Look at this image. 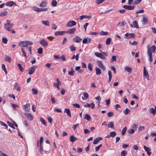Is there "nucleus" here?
<instances>
[{
  "instance_id": "obj_57",
  "label": "nucleus",
  "mask_w": 156,
  "mask_h": 156,
  "mask_svg": "<svg viewBox=\"0 0 156 156\" xmlns=\"http://www.w3.org/2000/svg\"><path fill=\"white\" fill-rule=\"evenodd\" d=\"M2 41L4 44H6L7 43L8 40L6 38H3L2 39Z\"/></svg>"
},
{
  "instance_id": "obj_42",
  "label": "nucleus",
  "mask_w": 156,
  "mask_h": 156,
  "mask_svg": "<svg viewBox=\"0 0 156 156\" xmlns=\"http://www.w3.org/2000/svg\"><path fill=\"white\" fill-rule=\"evenodd\" d=\"M74 71L73 69L71 68V71L68 72V74L69 75L73 76L74 75Z\"/></svg>"
},
{
  "instance_id": "obj_19",
  "label": "nucleus",
  "mask_w": 156,
  "mask_h": 156,
  "mask_svg": "<svg viewBox=\"0 0 156 156\" xmlns=\"http://www.w3.org/2000/svg\"><path fill=\"white\" fill-rule=\"evenodd\" d=\"M47 3L46 1H42L39 4V6L41 7H44L46 6Z\"/></svg>"
},
{
  "instance_id": "obj_30",
  "label": "nucleus",
  "mask_w": 156,
  "mask_h": 156,
  "mask_svg": "<svg viewBox=\"0 0 156 156\" xmlns=\"http://www.w3.org/2000/svg\"><path fill=\"white\" fill-rule=\"evenodd\" d=\"M96 74L97 75H99L101 73V70L98 68L96 67L95 68Z\"/></svg>"
},
{
  "instance_id": "obj_38",
  "label": "nucleus",
  "mask_w": 156,
  "mask_h": 156,
  "mask_svg": "<svg viewBox=\"0 0 156 156\" xmlns=\"http://www.w3.org/2000/svg\"><path fill=\"white\" fill-rule=\"evenodd\" d=\"M32 10L37 12H40V8L36 7H34L32 9Z\"/></svg>"
},
{
  "instance_id": "obj_50",
  "label": "nucleus",
  "mask_w": 156,
  "mask_h": 156,
  "mask_svg": "<svg viewBox=\"0 0 156 156\" xmlns=\"http://www.w3.org/2000/svg\"><path fill=\"white\" fill-rule=\"evenodd\" d=\"M111 41V39L110 38H108L106 41V44L107 45L109 44Z\"/></svg>"
},
{
  "instance_id": "obj_1",
  "label": "nucleus",
  "mask_w": 156,
  "mask_h": 156,
  "mask_svg": "<svg viewBox=\"0 0 156 156\" xmlns=\"http://www.w3.org/2000/svg\"><path fill=\"white\" fill-rule=\"evenodd\" d=\"M33 44L32 42L29 41H20V42L19 45L21 47V49L23 54L24 55L25 57H27L26 53L25 51L24 47H27L28 46H30Z\"/></svg>"
},
{
  "instance_id": "obj_47",
  "label": "nucleus",
  "mask_w": 156,
  "mask_h": 156,
  "mask_svg": "<svg viewBox=\"0 0 156 156\" xmlns=\"http://www.w3.org/2000/svg\"><path fill=\"white\" fill-rule=\"evenodd\" d=\"M144 150L145 151L147 152H147H148V151H150L151 150L150 148L148 147H147L145 146H144Z\"/></svg>"
},
{
  "instance_id": "obj_48",
  "label": "nucleus",
  "mask_w": 156,
  "mask_h": 156,
  "mask_svg": "<svg viewBox=\"0 0 156 156\" xmlns=\"http://www.w3.org/2000/svg\"><path fill=\"white\" fill-rule=\"evenodd\" d=\"M133 25L135 27L138 28V25L137 22L136 21H133Z\"/></svg>"
},
{
  "instance_id": "obj_45",
  "label": "nucleus",
  "mask_w": 156,
  "mask_h": 156,
  "mask_svg": "<svg viewBox=\"0 0 156 156\" xmlns=\"http://www.w3.org/2000/svg\"><path fill=\"white\" fill-rule=\"evenodd\" d=\"M105 0H97L96 1L95 3L97 5H99L102 3Z\"/></svg>"
},
{
  "instance_id": "obj_28",
  "label": "nucleus",
  "mask_w": 156,
  "mask_h": 156,
  "mask_svg": "<svg viewBox=\"0 0 156 156\" xmlns=\"http://www.w3.org/2000/svg\"><path fill=\"white\" fill-rule=\"evenodd\" d=\"M57 4V1L55 0H52L51 2V5L53 7H55Z\"/></svg>"
},
{
  "instance_id": "obj_53",
  "label": "nucleus",
  "mask_w": 156,
  "mask_h": 156,
  "mask_svg": "<svg viewBox=\"0 0 156 156\" xmlns=\"http://www.w3.org/2000/svg\"><path fill=\"white\" fill-rule=\"evenodd\" d=\"M114 114L113 112H110L108 113L107 115L108 117H112Z\"/></svg>"
},
{
  "instance_id": "obj_43",
  "label": "nucleus",
  "mask_w": 156,
  "mask_h": 156,
  "mask_svg": "<svg viewBox=\"0 0 156 156\" xmlns=\"http://www.w3.org/2000/svg\"><path fill=\"white\" fill-rule=\"evenodd\" d=\"M126 129L127 128L126 127H125L124 128H123V129L122 130L121 132V134L122 135H123L125 134L126 132Z\"/></svg>"
},
{
  "instance_id": "obj_8",
  "label": "nucleus",
  "mask_w": 156,
  "mask_h": 156,
  "mask_svg": "<svg viewBox=\"0 0 156 156\" xmlns=\"http://www.w3.org/2000/svg\"><path fill=\"white\" fill-rule=\"evenodd\" d=\"M82 40V39L79 36H77L73 39V41L76 43H79Z\"/></svg>"
},
{
  "instance_id": "obj_31",
  "label": "nucleus",
  "mask_w": 156,
  "mask_h": 156,
  "mask_svg": "<svg viewBox=\"0 0 156 156\" xmlns=\"http://www.w3.org/2000/svg\"><path fill=\"white\" fill-rule=\"evenodd\" d=\"M125 70L129 73H131L132 71V69L131 68L128 66H126L124 68Z\"/></svg>"
},
{
  "instance_id": "obj_3",
  "label": "nucleus",
  "mask_w": 156,
  "mask_h": 156,
  "mask_svg": "<svg viewBox=\"0 0 156 156\" xmlns=\"http://www.w3.org/2000/svg\"><path fill=\"white\" fill-rule=\"evenodd\" d=\"M37 67L36 66H33L29 70L28 74L29 75H32L35 72Z\"/></svg>"
},
{
  "instance_id": "obj_27",
  "label": "nucleus",
  "mask_w": 156,
  "mask_h": 156,
  "mask_svg": "<svg viewBox=\"0 0 156 156\" xmlns=\"http://www.w3.org/2000/svg\"><path fill=\"white\" fill-rule=\"evenodd\" d=\"M14 3V2L12 1L7 2L5 4L7 6H12L13 5Z\"/></svg>"
},
{
  "instance_id": "obj_17",
  "label": "nucleus",
  "mask_w": 156,
  "mask_h": 156,
  "mask_svg": "<svg viewBox=\"0 0 156 156\" xmlns=\"http://www.w3.org/2000/svg\"><path fill=\"white\" fill-rule=\"evenodd\" d=\"M76 30V28H73L68 30L67 31H66V33L72 34H73Z\"/></svg>"
},
{
  "instance_id": "obj_25",
  "label": "nucleus",
  "mask_w": 156,
  "mask_h": 156,
  "mask_svg": "<svg viewBox=\"0 0 156 156\" xmlns=\"http://www.w3.org/2000/svg\"><path fill=\"white\" fill-rule=\"evenodd\" d=\"M77 140V138L75 137L73 135H71L70 137V140L71 142H73Z\"/></svg>"
},
{
  "instance_id": "obj_9",
  "label": "nucleus",
  "mask_w": 156,
  "mask_h": 156,
  "mask_svg": "<svg viewBox=\"0 0 156 156\" xmlns=\"http://www.w3.org/2000/svg\"><path fill=\"white\" fill-rule=\"evenodd\" d=\"M142 23L143 24L147 25L148 23V21L147 17L145 16H143V18L142 21Z\"/></svg>"
},
{
  "instance_id": "obj_56",
  "label": "nucleus",
  "mask_w": 156,
  "mask_h": 156,
  "mask_svg": "<svg viewBox=\"0 0 156 156\" xmlns=\"http://www.w3.org/2000/svg\"><path fill=\"white\" fill-rule=\"evenodd\" d=\"M7 123L8 124V125H9V126H10L12 128H13L15 129L14 125L11 123L10 122H9L8 121H7Z\"/></svg>"
},
{
  "instance_id": "obj_18",
  "label": "nucleus",
  "mask_w": 156,
  "mask_h": 156,
  "mask_svg": "<svg viewBox=\"0 0 156 156\" xmlns=\"http://www.w3.org/2000/svg\"><path fill=\"white\" fill-rule=\"evenodd\" d=\"M102 139L101 137H98L94 139V140L93 144H96L98 143L100 140Z\"/></svg>"
},
{
  "instance_id": "obj_55",
  "label": "nucleus",
  "mask_w": 156,
  "mask_h": 156,
  "mask_svg": "<svg viewBox=\"0 0 156 156\" xmlns=\"http://www.w3.org/2000/svg\"><path fill=\"white\" fill-rule=\"evenodd\" d=\"M32 91L33 94H37V90L35 89H32Z\"/></svg>"
},
{
  "instance_id": "obj_49",
  "label": "nucleus",
  "mask_w": 156,
  "mask_h": 156,
  "mask_svg": "<svg viewBox=\"0 0 156 156\" xmlns=\"http://www.w3.org/2000/svg\"><path fill=\"white\" fill-rule=\"evenodd\" d=\"M127 152L124 150L122 151L121 153V156H125V155L127 154Z\"/></svg>"
},
{
  "instance_id": "obj_26",
  "label": "nucleus",
  "mask_w": 156,
  "mask_h": 156,
  "mask_svg": "<svg viewBox=\"0 0 156 156\" xmlns=\"http://www.w3.org/2000/svg\"><path fill=\"white\" fill-rule=\"evenodd\" d=\"M84 119H86L87 121H90L91 119V118L89 115L85 114L84 117Z\"/></svg>"
},
{
  "instance_id": "obj_24",
  "label": "nucleus",
  "mask_w": 156,
  "mask_h": 156,
  "mask_svg": "<svg viewBox=\"0 0 156 156\" xmlns=\"http://www.w3.org/2000/svg\"><path fill=\"white\" fill-rule=\"evenodd\" d=\"M64 112L66 113L67 115L69 117H71V112L69 108H66L64 110Z\"/></svg>"
},
{
  "instance_id": "obj_41",
  "label": "nucleus",
  "mask_w": 156,
  "mask_h": 156,
  "mask_svg": "<svg viewBox=\"0 0 156 156\" xmlns=\"http://www.w3.org/2000/svg\"><path fill=\"white\" fill-rule=\"evenodd\" d=\"M40 121L44 125H46V123L45 120L42 118H40Z\"/></svg>"
},
{
  "instance_id": "obj_16",
  "label": "nucleus",
  "mask_w": 156,
  "mask_h": 156,
  "mask_svg": "<svg viewBox=\"0 0 156 156\" xmlns=\"http://www.w3.org/2000/svg\"><path fill=\"white\" fill-rule=\"evenodd\" d=\"M66 33V31H57L55 33V35L58 36L63 35Z\"/></svg>"
},
{
  "instance_id": "obj_5",
  "label": "nucleus",
  "mask_w": 156,
  "mask_h": 156,
  "mask_svg": "<svg viewBox=\"0 0 156 156\" xmlns=\"http://www.w3.org/2000/svg\"><path fill=\"white\" fill-rule=\"evenodd\" d=\"M39 42L43 47H47L48 45V43L44 39H41Z\"/></svg>"
},
{
  "instance_id": "obj_34",
  "label": "nucleus",
  "mask_w": 156,
  "mask_h": 156,
  "mask_svg": "<svg viewBox=\"0 0 156 156\" xmlns=\"http://www.w3.org/2000/svg\"><path fill=\"white\" fill-rule=\"evenodd\" d=\"M42 23L44 24V25L47 26H49L50 25V23L49 22L48 20L47 21H42Z\"/></svg>"
},
{
  "instance_id": "obj_14",
  "label": "nucleus",
  "mask_w": 156,
  "mask_h": 156,
  "mask_svg": "<svg viewBox=\"0 0 156 156\" xmlns=\"http://www.w3.org/2000/svg\"><path fill=\"white\" fill-rule=\"evenodd\" d=\"M24 115H26L27 119L30 121L32 120L33 119V115L30 113H25Z\"/></svg>"
},
{
  "instance_id": "obj_52",
  "label": "nucleus",
  "mask_w": 156,
  "mask_h": 156,
  "mask_svg": "<svg viewBox=\"0 0 156 156\" xmlns=\"http://www.w3.org/2000/svg\"><path fill=\"white\" fill-rule=\"evenodd\" d=\"M38 53L39 54H41L43 53V49L42 48H39L38 50Z\"/></svg>"
},
{
  "instance_id": "obj_10",
  "label": "nucleus",
  "mask_w": 156,
  "mask_h": 156,
  "mask_svg": "<svg viewBox=\"0 0 156 156\" xmlns=\"http://www.w3.org/2000/svg\"><path fill=\"white\" fill-rule=\"evenodd\" d=\"M144 76L148 80H149V77L148 72H147L145 67H144Z\"/></svg>"
},
{
  "instance_id": "obj_40",
  "label": "nucleus",
  "mask_w": 156,
  "mask_h": 156,
  "mask_svg": "<svg viewBox=\"0 0 156 156\" xmlns=\"http://www.w3.org/2000/svg\"><path fill=\"white\" fill-rule=\"evenodd\" d=\"M88 68L90 71H92L93 70L92 65L91 63H90L88 64Z\"/></svg>"
},
{
  "instance_id": "obj_39",
  "label": "nucleus",
  "mask_w": 156,
  "mask_h": 156,
  "mask_svg": "<svg viewBox=\"0 0 156 156\" xmlns=\"http://www.w3.org/2000/svg\"><path fill=\"white\" fill-rule=\"evenodd\" d=\"M11 58L10 57H9V56L7 55L6 56L5 58V60L6 61H7L9 62H10L11 61Z\"/></svg>"
},
{
  "instance_id": "obj_22",
  "label": "nucleus",
  "mask_w": 156,
  "mask_h": 156,
  "mask_svg": "<svg viewBox=\"0 0 156 156\" xmlns=\"http://www.w3.org/2000/svg\"><path fill=\"white\" fill-rule=\"evenodd\" d=\"M7 11L6 10H5L3 11L0 12V16L1 17L5 16L7 15Z\"/></svg>"
},
{
  "instance_id": "obj_2",
  "label": "nucleus",
  "mask_w": 156,
  "mask_h": 156,
  "mask_svg": "<svg viewBox=\"0 0 156 156\" xmlns=\"http://www.w3.org/2000/svg\"><path fill=\"white\" fill-rule=\"evenodd\" d=\"M147 54H148V51L152 54L154 52L156 49V47L154 45H152L151 47H150L148 45L147 46Z\"/></svg>"
},
{
  "instance_id": "obj_59",
  "label": "nucleus",
  "mask_w": 156,
  "mask_h": 156,
  "mask_svg": "<svg viewBox=\"0 0 156 156\" xmlns=\"http://www.w3.org/2000/svg\"><path fill=\"white\" fill-rule=\"evenodd\" d=\"M70 50L71 51H73L75 50L76 49L75 47L73 45H71L69 47Z\"/></svg>"
},
{
  "instance_id": "obj_46",
  "label": "nucleus",
  "mask_w": 156,
  "mask_h": 156,
  "mask_svg": "<svg viewBox=\"0 0 156 156\" xmlns=\"http://www.w3.org/2000/svg\"><path fill=\"white\" fill-rule=\"evenodd\" d=\"M150 112L152 113L154 115L155 114V111L154 108H152L150 110Z\"/></svg>"
},
{
  "instance_id": "obj_62",
  "label": "nucleus",
  "mask_w": 156,
  "mask_h": 156,
  "mask_svg": "<svg viewBox=\"0 0 156 156\" xmlns=\"http://www.w3.org/2000/svg\"><path fill=\"white\" fill-rule=\"evenodd\" d=\"M73 106H74L75 107L77 108H80V105L78 104H73Z\"/></svg>"
},
{
  "instance_id": "obj_35",
  "label": "nucleus",
  "mask_w": 156,
  "mask_h": 156,
  "mask_svg": "<svg viewBox=\"0 0 156 156\" xmlns=\"http://www.w3.org/2000/svg\"><path fill=\"white\" fill-rule=\"evenodd\" d=\"M108 127L109 128L113 129L114 127L113 122H110L108 123Z\"/></svg>"
},
{
  "instance_id": "obj_6",
  "label": "nucleus",
  "mask_w": 156,
  "mask_h": 156,
  "mask_svg": "<svg viewBox=\"0 0 156 156\" xmlns=\"http://www.w3.org/2000/svg\"><path fill=\"white\" fill-rule=\"evenodd\" d=\"M94 55L98 57H99L102 59H105V57L104 55L101 53L97 52H94Z\"/></svg>"
},
{
  "instance_id": "obj_4",
  "label": "nucleus",
  "mask_w": 156,
  "mask_h": 156,
  "mask_svg": "<svg viewBox=\"0 0 156 156\" xmlns=\"http://www.w3.org/2000/svg\"><path fill=\"white\" fill-rule=\"evenodd\" d=\"M56 80L57 83H54L53 86L54 87H56L58 90H59L60 88L59 86L61 85V82L58 78H57Z\"/></svg>"
},
{
  "instance_id": "obj_32",
  "label": "nucleus",
  "mask_w": 156,
  "mask_h": 156,
  "mask_svg": "<svg viewBox=\"0 0 156 156\" xmlns=\"http://www.w3.org/2000/svg\"><path fill=\"white\" fill-rule=\"evenodd\" d=\"M149 56V60L150 62H151L152 61V54H151V52H150V51H148V54Z\"/></svg>"
},
{
  "instance_id": "obj_63",
  "label": "nucleus",
  "mask_w": 156,
  "mask_h": 156,
  "mask_svg": "<svg viewBox=\"0 0 156 156\" xmlns=\"http://www.w3.org/2000/svg\"><path fill=\"white\" fill-rule=\"evenodd\" d=\"M144 129V126H142L140 127L138 129V131L139 132L141 131Z\"/></svg>"
},
{
  "instance_id": "obj_51",
  "label": "nucleus",
  "mask_w": 156,
  "mask_h": 156,
  "mask_svg": "<svg viewBox=\"0 0 156 156\" xmlns=\"http://www.w3.org/2000/svg\"><path fill=\"white\" fill-rule=\"evenodd\" d=\"M100 35H107L108 34V32H105L104 31H102L100 32Z\"/></svg>"
},
{
  "instance_id": "obj_36",
  "label": "nucleus",
  "mask_w": 156,
  "mask_h": 156,
  "mask_svg": "<svg viewBox=\"0 0 156 156\" xmlns=\"http://www.w3.org/2000/svg\"><path fill=\"white\" fill-rule=\"evenodd\" d=\"M17 66H18V67H19V68L20 70V71H21V72H23V67H22V66L21 64L20 63H18L17 64Z\"/></svg>"
},
{
  "instance_id": "obj_58",
  "label": "nucleus",
  "mask_w": 156,
  "mask_h": 156,
  "mask_svg": "<svg viewBox=\"0 0 156 156\" xmlns=\"http://www.w3.org/2000/svg\"><path fill=\"white\" fill-rule=\"evenodd\" d=\"M134 4L136 5L139 4L142 1V0H134Z\"/></svg>"
},
{
  "instance_id": "obj_61",
  "label": "nucleus",
  "mask_w": 156,
  "mask_h": 156,
  "mask_svg": "<svg viewBox=\"0 0 156 156\" xmlns=\"http://www.w3.org/2000/svg\"><path fill=\"white\" fill-rule=\"evenodd\" d=\"M0 124L2 126H5L7 128H8L7 125L5 123L1 121H0Z\"/></svg>"
},
{
  "instance_id": "obj_44",
  "label": "nucleus",
  "mask_w": 156,
  "mask_h": 156,
  "mask_svg": "<svg viewBox=\"0 0 156 156\" xmlns=\"http://www.w3.org/2000/svg\"><path fill=\"white\" fill-rule=\"evenodd\" d=\"M110 134L111 137H114L116 135V133L115 131H112L110 132Z\"/></svg>"
},
{
  "instance_id": "obj_12",
  "label": "nucleus",
  "mask_w": 156,
  "mask_h": 156,
  "mask_svg": "<svg viewBox=\"0 0 156 156\" xmlns=\"http://www.w3.org/2000/svg\"><path fill=\"white\" fill-rule=\"evenodd\" d=\"M123 7L125 9L129 10H133L135 8L134 6L128 5H124L123 6Z\"/></svg>"
},
{
  "instance_id": "obj_60",
  "label": "nucleus",
  "mask_w": 156,
  "mask_h": 156,
  "mask_svg": "<svg viewBox=\"0 0 156 156\" xmlns=\"http://www.w3.org/2000/svg\"><path fill=\"white\" fill-rule=\"evenodd\" d=\"M134 132V129H129L128 130V132L129 134H133Z\"/></svg>"
},
{
  "instance_id": "obj_11",
  "label": "nucleus",
  "mask_w": 156,
  "mask_h": 156,
  "mask_svg": "<svg viewBox=\"0 0 156 156\" xmlns=\"http://www.w3.org/2000/svg\"><path fill=\"white\" fill-rule=\"evenodd\" d=\"M13 26V24H8L7 26H5V24H4V27L6 30L8 31H11V28H12Z\"/></svg>"
},
{
  "instance_id": "obj_37",
  "label": "nucleus",
  "mask_w": 156,
  "mask_h": 156,
  "mask_svg": "<svg viewBox=\"0 0 156 156\" xmlns=\"http://www.w3.org/2000/svg\"><path fill=\"white\" fill-rule=\"evenodd\" d=\"M97 63L98 66V67L100 68L103 66V64L102 63V62L101 61L98 60L97 61Z\"/></svg>"
},
{
  "instance_id": "obj_13",
  "label": "nucleus",
  "mask_w": 156,
  "mask_h": 156,
  "mask_svg": "<svg viewBox=\"0 0 156 156\" xmlns=\"http://www.w3.org/2000/svg\"><path fill=\"white\" fill-rule=\"evenodd\" d=\"M125 36L127 37V38L129 39L131 38L132 37H133V38H134L135 36V34L134 33H130V34H129L128 33H126L125 34Z\"/></svg>"
},
{
  "instance_id": "obj_29",
  "label": "nucleus",
  "mask_w": 156,
  "mask_h": 156,
  "mask_svg": "<svg viewBox=\"0 0 156 156\" xmlns=\"http://www.w3.org/2000/svg\"><path fill=\"white\" fill-rule=\"evenodd\" d=\"M130 112V111L127 108H126L125 110L123 111V113L126 115H127Z\"/></svg>"
},
{
  "instance_id": "obj_33",
  "label": "nucleus",
  "mask_w": 156,
  "mask_h": 156,
  "mask_svg": "<svg viewBox=\"0 0 156 156\" xmlns=\"http://www.w3.org/2000/svg\"><path fill=\"white\" fill-rule=\"evenodd\" d=\"M108 76H109V80H108V82H110L112 80V73L111 71H108Z\"/></svg>"
},
{
  "instance_id": "obj_7",
  "label": "nucleus",
  "mask_w": 156,
  "mask_h": 156,
  "mask_svg": "<svg viewBox=\"0 0 156 156\" xmlns=\"http://www.w3.org/2000/svg\"><path fill=\"white\" fill-rule=\"evenodd\" d=\"M76 25V23L75 21L73 20H71L69 21L67 23L66 27H71L73 26H75Z\"/></svg>"
},
{
  "instance_id": "obj_20",
  "label": "nucleus",
  "mask_w": 156,
  "mask_h": 156,
  "mask_svg": "<svg viewBox=\"0 0 156 156\" xmlns=\"http://www.w3.org/2000/svg\"><path fill=\"white\" fill-rule=\"evenodd\" d=\"M14 87L15 89L17 91H20V86L19 85L18 83L17 82H16L14 85Z\"/></svg>"
},
{
  "instance_id": "obj_64",
  "label": "nucleus",
  "mask_w": 156,
  "mask_h": 156,
  "mask_svg": "<svg viewBox=\"0 0 156 156\" xmlns=\"http://www.w3.org/2000/svg\"><path fill=\"white\" fill-rule=\"evenodd\" d=\"M51 27L54 30H55L57 28V26L54 23H53L51 24Z\"/></svg>"
},
{
  "instance_id": "obj_15",
  "label": "nucleus",
  "mask_w": 156,
  "mask_h": 156,
  "mask_svg": "<svg viewBox=\"0 0 156 156\" xmlns=\"http://www.w3.org/2000/svg\"><path fill=\"white\" fill-rule=\"evenodd\" d=\"M90 16H89L87 15H82L80 16L79 17V19L81 20H83V19H90L91 18Z\"/></svg>"
},
{
  "instance_id": "obj_23",
  "label": "nucleus",
  "mask_w": 156,
  "mask_h": 156,
  "mask_svg": "<svg viewBox=\"0 0 156 156\" xmlns=\"http://www.w3.org/2000/svg\"><path fill=\"white\" fill-rule=\"evenodd\" d=\"M24 108L26 111L29 112L30 111V105L29 104H27L23 106Z\"/></svg>"
},
{
  "instance_id": "obj_54",
  "label": "nucleus",
  "mask_w": 156,
  "mask_h": 156,
  "mask_svg": "<svg viewBox=\"0 0 156 156\" xmlns=\"http://www.w3.org/2000/svg\"><path fill=\"white\" fill-rule=\"evenodd\" d=\"M102 145L101 144L99 145L98 146L96 147H95V150L96 152L98 151L99 150L100 148L102 146Z\"/></svg>"
},
{
  "instance_id": "obj_21",
  "label": "nucleus",
  "mask_w": 156,
  "mask_h": 156,
  "mask_svg": "<svg viewBox=\"0 0 156 156\" xmlns=\"http://www.w3.org/2000/svg\"><path fill=\"white\" fill-rule=\"evenodd\" d=\"M91 39L88 37H87L86 38L84 39L82 41L83 43V44H85L88 43L91 41Z\"/></svg>"
}]
</instances>
